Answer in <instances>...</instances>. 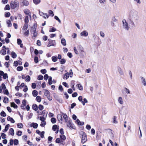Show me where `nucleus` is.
<instances>
[{
	"label": "nucleus",
	"instance_id": "8fccbe9b",
	"mask_svg": "<svg viewBox=\"0 0 146 146\" xmlns=\"http://www.w3.org/2000/svg\"><path fill=\"white\" fill-rule=\"evenodd\" d=\"M29 21V20L28 16H26L25 17V23L28 24Z\"/></svg>",
	"mask_w": 146,
	"mask_h": 146
},
{
	"label": "nucleus",
	"instance_id": "e433bc0d",
	"mask_svg": "<svg viewBox=\"0 0 146 146\" xmlns=\"http://www.w3.org/2000/svg\"><path fill=\"white\" fill-rule=\"evenodd\" d=\"M32 94L34 97H36L37 95L38 92L36 90H34L32 92Z\"/></svg>",
	"mask_w": 146,
	"mask_h": 146
},
{
	"label": "nucleus",
	"instance_id": "603ef678",
	"mask_svg": "<svg viewBox=\"0 0 146 146\" xmlns=\"http://www.w3.org/2000/svg\"><path fill=\"white\" fill-rule=\"evenodd\" d=\"M4 99L3 102L5 103H8L9 101L8 98L7 97H5Z\"/></svg>",
	"mask_w": 146,
	"mask_h": 146
},
{
	"label": "nucleus",
	"instance_id": "f8f14e48",
	"mask_svg": "<svg viewBox=\"0 0 146 146\" xmlns=\"http://www.w3.org/2000/svg\"><path fill=\"white\" fill-rule=\"evenodd\" d=\"M52 130L55 131V133H57L58 132V128L57 125H53L52 128Z\"/></svg>",
	"mask_w": 146,
	"mask_h": 146
},
{
	"label": "nucleus",
	"instance_id": "09e8293b",
	"mask_svg": "<svg viewBox=\"0 0 146 146\" xmlns=\"http://www.w3.org/2000/svg\"><path fill=\"white\" fill-rule=\"evenodd\" d=\"M29 34V30H27L24 33V35L25 36H28Z\"/></svg>",
	"mask_w": 146,
	"mask_h": 146
},
{
	"label": "nucleus",
	"instance_id": "864d4df0",
	"mask_svg": "<svg viewBox=\"0 0 146 146\" xmlns=\"http://www.w3.org/2000/svg\"><path fill=\"white\" fill-rule=\"evenodd\" d=\"M56 119L54 118H52L51 119V121L53 123H55L56 122Z\"/></svg>",
	"mask_w": 146,
	"mask_h": 146
},
{
	"label": "nucleus",
	"instance_id": "c9c22d12",
	"mask_svg": "<svg viewBox=\"0 0 146 146\" xmlns=\"http://www.w3.org/2000/svg\"><path fill=\"white\" fill-rule=\"evenodd\" d=\"M12 57L13 58H15L16 57L17 55L14 52H12L11 53Z\"/></svg>",
	"mask_w": 146,
	"mask_h": 146
},
{
	"label": "nucleus",
	"instance_id": "338daca9",
	"mask_svg": "<svg viewBox=\"0 0 146 146\" xmlns=\"http://www.w3.org/2000/svg\"><path fill=\"white\" fill-rule=\"evenodd\" d=\"M54 19L58 21L59 23H60L61 22L60 20L59 19V18L56 16H55L54 17Z\"/></svg>",
	"mask_w": 146,
	"mask_h": 146
},
{
	"label": "nucleus",
	"instance_id": "6e6d98bb",
	"mask_svg": "<svg viewBox=\"0 0 146 146\" xmlns=\"http://www.w3.org/2000/svg\"><path fill=\"white\" fill-rule=\"evenodd\" d=\"M66 62V60L64 59H61L60 61V62L61 64H64Z\"/></svg>",
	"mask_w": 146,
	"mask_h": 146
},
{
	"label": "nucleus",
	"instance_id": "ddd939ff",
	"mask_svg": "<svg viewBox=\"0 0 146 146\" xmlns=\"http://www.w3.org/2000/svg\"><path fill=\"white\" fill-rule=\"evenodd\" d=\"M117 101L121 105H123L124 103L123 98L121 97H119L117 98Z\"/></svg>",
	"mask_w": 146,
	"mask_h": 146
},
{
	"label": "nucleus",
	"instance_id": "c03bdc74",
	"mask_svg": "<svg viewBox=\"0 0 146 146\" xmlns=\"http://www.w3.org/2000/svg\"><path fill=\"white\" fill-rule=\"evenodd\" d=\"M31 78L30 76L27 75L25 77V81L27 82H29Z\"/></svg>",
	"mask_w": 146,
	"mask_h": 146
},
{
	"label": "nucleus",
	"instance_id": "a19ab883",
	"mask_svg": "<svg viewBox=\"0 0 146 146\" xmlns=\"http://www.w3.org/2000/svg\"><path fill=\"white\" fill-rule=\"evenodd\" d=\"M41 2L40 0H33V2L34 4L37 5L39 3Z\"/></svg>",
	"mask_w": 146,
	"mask_h": 146
},
{
	"label": "nucleus",
	"instance_id": "f257e3e1",
	"mask_svg": "<svg viewBox=\"0 0 146 146\" xmlns=\"http://www.w3.org/2000/svg\"><path fill=\"white\" fill-rule=\"evenodd\" d=\"M139 16L138 13L134 10H132L130 11L129 14V19L134 20V21H137L139 19Z\"/></svg>",
	"mask_w": 146,
	"mask_h": 146
},
{
	"label": "nucleus",
	"instance_id": "37998d69",
	"mask_svg": "<svg viewBox=\"0 0 146 146\" xmlns=\"http://www.w3.org/2000/svg\"><path fill=\"white\" fill-rule=\"evenodd\" d=\"M88 102V101L86 98H84L83 99V101H82V103L83 106L85 105L86 103H87Z\"/></svg>",
	"mask_w": 146,
	"mask_h": 146
},
{
	"label": "nucleus",
	"instance_id": "39448f33",
	"mask_svg": "<svg viewBox=\"0 0 146 146\" xmlns=\"http://www.w3.org/2000/svg\"><path fill=\"white\" fill-rule=\"evenodd\" d=\"M73 73L72 70L70 69L69 71V73L68 72H67L64 74L63 78L64 79H68L69 76L72 78V77Z\"/></svg>",
	"mask_w": 146,
	"mask_h": 146
},
{
	"label": "nucleus",
	"instance_id": "79ce46f5",
	"mask_svg": "<svg viewBox=\"0 0 146 146\" xmlns=\"http://www.w3.org/2000/svg\"><path fill=\"white\" fill-rule=\"evenodd\" d=\"M32 108L35 111H37L38 110V107L36 104L33 105L32 106Z\"/></svg>",
	"mask_w": 146,
	"mask_h": 146
},
{
	"label": "nucleus",
	"instance_id": "de8ad7c7",
	"mask_svg": "<svg viewBox=\"0 0 146 146\" xmlns=\"http://www.w3.org/2000/svg\"><path fill=\"white\" fill-rule=\"evenodd\" d=\"M17 126L18 128H22L23 126V125L21 123H18L17 124Z\"/></svg>",
	"mask_w": 146,
	"mask_h": 146
},
{
	"label": "nucleus",
	"instance_id": "0e129e2a",
	"mask_svg": "<svg viewBox=\"0 0 146 146\" xmlns=\"http://www.w3.org/2000/svg\"><path fill=\"white\" fill-rule=\"evenodd\" d=\"M23 66H18L17 68V70L18 71H21L23 70Z\"/></svg>",
	"mask_w": 146,
	"mask_h": 146
},
{
	"label": "nucleus",
	"instance_id": "c756f323",
	"mask_svg": "<svg viewBox=\"0 0 146 146\" xmlns=\"http://www.w3.org/2000/svg\"><path fill=\"white\" fill-rule=\"evenodd\" d=\"M141 81L142 83L143 84L144 86H145L146 85V80L143 77H141Z\"/></svg>",
	"mask_w": 146,
	"mask_h": 146
},
{
	"label": "nucleus",
	"instance_id": "2eb2a0df",
	"mask_svg": "<svg viewBox=\"0 0 146 146\" xmlns=\"http://www.w3.org/2000/svg\"><path fill=\"white\" fill-rule=\"evenodd\" d=\"M67 125L68 127L70 129H74L73 126L72 124V121H69L68 122L67 121Z\"/></svg>",
	"mask_w": 146,
	"mask_h": 146
},
{
	"label": "nucleus",
	"instance_id": "9b49d317",
	"mask_svg": "<svg viewBox=\"0 0 146 146\" xmlns=\"http://www.w3.org/2000/svg\"><path fill=\"white\" fill-rule=\"evenodd\" d=\"M0 75L2 76H3V78L4 79H5L8 78L7 74L6 73H4L2 71H0Z\"/></svg>",
	"mask_w": 146,
	"mask_h": 146
},
{
	"label": "nucleus",
	"instance_id": "a18cd8bd",
	"mask_svg": "<svg viewBox=\"0 0 146 146\" xmlns=\"http://www.w3.org/2000/svg\"><path fill=\"white\" fill-rule=\"evenodd\" d=\"M36 100L37 102H41V98L40 96H37L36 98Z\"/></svg>",
	"mask_w": 146,
	"mask_h": 146
},
{
	"label": "nucleus",
	"instance_id": "412c9836",
	"mask_svg": "<svg viewBox=\"0 0 146 146\" xmlns=\"http://www.w3.org/2000/svg\"><path fill=\"white\" fill-rule=\"evenodd\" d=\"M23 4V6H27L29 5V2L26 0H23L21 2Z\"/></svg>",
	"mask_w": 146,
	"mask_h": 146
},
{
	"label": "nucleus",
	"instance_id": "2f4dec72",
	"mask_svg": "<svg viewBox=\"0 0 146 146\" xmlns=\"http://www.w3.org/2000/svg\"><path fill=\"white\" fill-rule=\"evenodd\" d=\"M11 107H13L14 108H17V106L14 102H11Z\"/></svg>",
	"mask_w": 146,
	"mask_h": 146
},
{
	"label": "nucleus",
	"instance_id": "f704fd0d",
	"mask_svg": "<svg viewBox=\"0 0 146 146\" xmlns=\"http://www.w3.org/2000/svg\"><path fill=\"white\" fill-rule=\"evenodd\" d=\"M48 83L50 85H51L52 83V77L51 76L49 77V78L48 81Z\"/></svg>",
	"mask_w": 146,
	"mask_h": 146
},
{
	"label": "nucleus",
	"instance_id": "69168bd1",
	"mask_svg": "<svg viewBox=\"0 0 146 146\" xmlns=\"http://www.w3.org/2000/svg\"><path fill=\"white\" fill-rule=\"evenodd\" d=\"M10 9V6L9 5H6L5 7L4 8L5 10H9Z\"/></svg>",
	"mask_w": 146,
	"mask_h": 146
},
{
	"label": "nucleus",
	"instance_id": "bf43d9fd",
	"mask_svg": "<svg viewBox=\"0 0 146 146\" xmlns=\"http://www.w3.org/2000/svg\"><path fill=\"white\" fill-rule=\"evenodd\" d=\"M43 78V77L42 75H40L38 76L37 79L39 80H42Z\"/></svg>",
	"mask_w": 146,
	"mask_h": 146
},
{
	"label": "nucleus",
	"instance_id": "7ed1b4c3",
	"mask_svg": "<svg viewBox=\"0 0 146 146\" xmlns=\"http://www.w3.org/2000/svg\"><path fill=\"white\" fill-rule=\"evenodd\" d=\"M10 6L12 9L18 8L19 6V3L17 0H15L11 2Z\"/></svg>",
	"mask_w": 146,
	"mask_h": 146
},
{
	"label": "nucleus",
	"instance_id": "4c0bfd02",
	"mask_svg": "<svg viewBox=\"0 0 146 146\" xmlns=\"http://www.w3.org/2000/svg\"><path fill=\"white\" fill-rule=\"evenodd\" d=\"M52 60L54 62H56L57 61V57L56 56H53L52 57Z\"/></svg>",
	"mask_w": 146,
	"mask_h": 146
},
{
	"label": "nucleus",
	"instance_id": "c85d7f7f",
	"mask_svg": "<svg viewBox=\"0 0 146 146\" xmlns=\"http://www.w3.org/2000/svg\"><path fill=\"white\" fill-rule=\"evenodd\" d=\"M60 139L61 140H62L63 141H64L66 139V137L63 134L61 135H60Z\"/></svg>",
	"mask_w": 146,
	"mask_h": 146
},
{
	"label": "nucleus",
	"instance_id": "9d476101",
	"mask_svg": "<svg viewBox=\"0 0 146 146\" xmlns=\"http://www.w3.org/2000/svg\"><path fill=\"white\" fill-rule=\"evenodd\" d=\"M39 14L41 16H42L44 19H47L48 18L49 16L48 14L46 13L40 12V11H39Z\"/></svg>",
	"mask_w": 146,
	"mask_h": 146
},
{
	"label": "nucleus",
	"instance_id": "5701e85b",
	"mask_svg": "<svg viewBox=\"0 0 146 146\" xmlns=\"http://www.w3.org/2000/svg\"><path fill=\"white\" fill-rule=\"evenodd\" d=\"M19 62H18L17 61H15L14 62V65L16 66H17L18 65H21L22 64V62L20 61H19Z\"/></svg>",
	"mask_w": 146,
	"mask_h": 146
},
{
	"label": "nucleus",
	"instance_id": "f03ea898",
	"mask_svg": "<svg viewBox=\"0 0 146 146\" xmlns=\"http://www.w3.org/2000/svg\"><path fill=\"white\" fill-rule=\"evenodd\" d=\"M78 50L75 47H74V50L75 53L76 54H80L82 55H84L85 52L84 50V48L81 46L79 45L77 47Z\"/></svg>",
	"mask_w": 146,
	"mask_h": 146
},
{
	"label": "nucleus",
	"instance_id": "1a4fd4ad",
	"mask_svg": "<svg viewBox=\"0 0 146 146\" xmlns=\"http://www.w3.org/2000/svg\"><path fill=\"white\" fill-rule=\"evenodd\" d=\"M6 46H3L2 47V49L0 51L1 54L3 55H5L6 54Z\"/></svg>",
	"mask_w": 146,
	"mask_h": 146
},
{
	"label": "nucleus",
	"instance_id": "4468645a",
	"mask_svg": "<svg viewBox=\"0 0 146 146\" xmlns=\"http://www.w3.org/2000/svg\"><path fill=\"white\" fill-rule=\"evenodd\" d=\"M24 12L25 14L29 15L31 18V13L29 9H25L24 10Z\"/></svg>",
	"mask_w": 146,
	"mask_h": 146
},
{
	"label": "nucleus",
	"instance_id": "b1692460",
	"mask_svg": "<svg viewBox=\"0 0 146 146\" xmlns=\"http://www.w3.org/2000/svg\"><path fill=\"white\" fill-rule=\"evenodd\" d=\"M7 119L8 121H10L12 123H14L15 122V121L10 116H8L7 117Z\"/></svg>",
	"mask_w": 146,
	"mask_h": 146
},
{
	"label": "nucleus",
	"instance_id": "bb28decb",
	"mask_svg": "<svg viewBox=\"0 0 146 146\" xmlns=\"http://www.w3.org/2000/svg\"><path fill=\"white\" fill-rule=\"evenodd\" d=\"M76 86H77L78 88L80 90H82L83 89V86L80 84H78Z\"/></svg>",
	"mask_w": 146,
	"mask_h": 146
},
{
	"label": "nucleus",
	"instance_id": "72a5a7b5",
	"mask_svg": "<svg viewBox=\"0 0 146 146\" xmlns=\"http://www.w3.org/2000/svg\"><path fill=\"white\" fill-rule=\"evenodd\" d=\"M6 23L8 25V27H10L12 26V23L11 21L10 20H7L6 21Z\"/></svg>",
	"mask_w": 146,
	"mask_h": 146
},
{
	"label": "nucleus",
	"instance_id": "a211bd4d",
	"mask_svg": "<svg viewBox=\"0 0 146 146\" xmlns=\"http://www.w3.org/2000/svg\"><path fill=\"white\" fill-rule=\"evenodd\" d=\"M62 113V116H63V118L65 120V122H67L68 119V117L66 113Z\"/></svg>",
	"mask_w": 146,
	"mask_h": 146
},
{
	"label": "nucleus",
	"instance_id": "052dcab7",
	"mask_svg": "<svg viewBox=\"0 0 146 146\" xmlns=\"http://www.w3.org/2000/svg\"><path fill=\"white\" fill-rule=\"evenodd\" d=\"M3 93L7 95H8L9 94V93L8 90L7 89H5L4 91H3Z\"/></svg>",
	"mask_w": 146,
	"mask_h": 146
},
{
	"label": "nucleus",
	"instance_id": "6ab92c4d",
	"mask_svg": "<svg viewBox=\"0 0 146 146\" xmlns=\"http://www.w3.org/2000/svg\"><path fill=\"white\" fill-rule=\"evenodd\" d=\"M56 142L57 143H60L61 144L64 145V141L61 140L59 138H57L56 140Z\"/></svg>",
	"mask_w": 146,
	"mask_h": 146
},
{
	"label": "nucleus",
	"instance_id": "58836bf2",
	"mask_svg": "<svg viewBox=\"0 0 146 146\" xmlns=\"http://www.w3.org/2000/svg\"><path fill=\"white\" fill-rule=\"evenodd\" d=\"M9 133L12 135H13L14 134V130L12 128H11L9 129Z\"/></svg>",
	"mask_w": 146,
	"mask_h": 146
},
{
	"label": "nucleus",
	"instance_id": "4d7b16f0",
	"mask_svg": "<svg viewBox=\"0 0 146 146\" xmlns=\"http://www.w3.org/2000/svg\"><path fill=\"white\" fill-rule=\"evenodd\" d=\"M100 35L101 37L103 38H104L105 37V34L102 31H100Z\"/></svg>",
	"mask_w": 146,
	"mask_h": 146
},
{
	"label": "nucleus",
	"instance_id": "0eeeda50",
	"mask_svg": "<svg viewBox=\"0 0 146 146\" xmlns=\"http://www.w3.org/2000/svg\"><path fill=\"white\" fill-rule=\"evenodd\" d=\"M48 41L49 42L47 45L48 47H49L51 46H56V44L55 40L48 39Z\"/></svg>",
	"mask_w": 146,
	"mask_h": 146
},
{
	"label": "nucleus",
	"instance_id": "774afa93",
	"mask_svg": "<svg viewBox=\"0 0 146 146\" xmlns=\"http://www.w3.org/2000/svg\"><path fill=\"white\" fill-rule=\"evenodd\" d=\"M44 131H42L40 133V136L42 138H43L44 137Z\"/></svg>",
	"mask_w": 146,
	"mask_h": 146
},
{
	"label": "nucleus",
	"instance_id": "473e14b6",
	"mask_svg": "<svg viewBox=\"0 0 146 146\" xmlns=\"http://www.w3.org/2000/svg\"><path fill=\"white\" fill-rule=\"evenodd\" d=\"M74 81H72L71 82V86L73 90L74 91L75 90V88H74Z\"/></svg>",
	"mask_w": 146,
	"mask_h": 146
},
{
	"label": "nucleus",
	"instance_id": "20e7f679",
	"mask_svg": "<svg viewBox=\"0 0 146 146\" xmlns=\"http://www.w3.org/2000/svg\"><path fill=\"white\" fill-rule=\"evenodd\" d=\"M122 22L123 28L127 31L129 30L130 29V26L127 21V22L125 19H123L122 20Z\"/></svg>",
	"mask_w": 146,
	"mask_h": 146
},
{
	"label": "nucleus",
	"instance_id": "aec40b11",
	"mask_svg": "<svg viewBox=\"0 0 146 146\" xmlns=\"http://www.w3.org/2000/svg\"><path fill=\"white\" fill-rule=\"evenodd\" d=\"M62 114H58L57 116V119L60 122L62 121Z\"/></svg>",
	"mask_w": 146,
	"mask_h": 146
},
{
	"label": "nucleus",
	"instance_id": "5fc2aeb1",
	"mask_svg": "<svg viewBox=\"0 0 146 146\" xmlns=\"http://www.w3.org/2000/svg\"><path fill=\"white\" fill-rule=\"evenodd\" d=\"M0 114H1V116L4 117H5L6 116V113L3 111H2L1 112Z\"/></svg>",
	"mask_w": 146,
	"mask_h": 146
},
{
	"label": "nucleus",
	"instance_id": "49530a36",
	"mask_svg": "<svg viewBox=\"0 0 146 146\" xmlns=\"http://www.w3.org/2000/svg\"><path fill=\"white\" fill-rule=\"evenodd\" d=\"M124 90L126 94H129L130 92L129 90L126 88H124Z\"/></svg>",
	"mask_w": 146,
	"mask_h": 146
},
{
	"label": "nucleus",
	"instance_id": "ea45409f",
	"mask_svg": "<svg viewBox=\"0 0 146 146\" xmlns=\"http://www.w3.org/2000/svg\"><path fill=\"white\" fill-rule=\"evenodd\" d=\"M56 28L53 27L52 28H50L49 29V32H54L56 31Z\"/></svg>",
	"mask_w": 146,
	"mask_h": 146
},
{
	"label": "nucleus",
	"instance_id": "7c9ffc66",
	"mask_svg": "<svg viewBox=\"0 0 146 146\" xmlns=\"http://www.w3.org/2000/svg\"><path fill=\"white\" fill-rule=\"evenodd\" d=\"M61 43L64 46H65L66 45V41L65 39L62 38L61 39Z\"/></svg>",
	"mask_w": 146,
	"mask_h": 146
},
{
	"label": "nucleus",
	"instance_id": "680f3d73",
	"mask_svg": "<svg viewBox=\"0 0 146 146\" xmlns=\"http://www.w3.org/2000/svg\"><path fill=\"white\" fill-rule=\"evenodd\" d=\"M48 13L50 15H51L52 17L54 16V14L52 10H50L49 11Z\"/></svg>",
	"mask_w": 146,
	"mask_h": 146
},
{
	"label": "nucleus",
	"instance_id": "f3484780",
	"mask_svg": "<svg viewBox=\"0 0 146 146\" xmlns=\"http://www.w3.org/2000/svg\"><path fill=\"white\" fill-rule=\"evenodd\" d=\"M88 35V33L86 31H83L80 33V35L82 36L86 37Z\"/></svg>",
	"mask_w": 146,
	"mask_h": 146
},
{
	"label": "nucleus",
	"instance_id": "e2e57ef3",
	"mask_svg": "<svg viewBox=\"0 0 146 146\" xmlns=\"http://www.w3.org/2000/svg\"><path fill=\"white\" fill-rule=\"evenodd\" d=\"M14 144L15 145H17L18 144L19 141L17 139H15L13 141Z\"/></svg>",
	"mask_w": 146,
	"mask_h": 146
},
{
	"label": "nucleus",
	"instance_id": "a878e982",
	"mask_svg": "<svg viewBox=\"0 0 146 146\" xmlns=\"http://www.w3.org/2000/svg\"><path fill=\"white\" fill-rule=\"evenodd\" d=\"M76 123L79 125H82L84 124V122L80 121L78 119L76 120Z\"/></svg>",
	"mask_w": 146,
	"mask_h": 146
},
{
	"label": "nucleus",
	"instance_id": "13d9d810",
	"mask_svg": "<svg viewBox=\"0 0 146 146\" xmlns=\"http://www.w3.org/2000/svg\"><path fill=\"white\" fill-rule=\"evenodd\" d=\"M46 124V122L45 121H42L40 126L42 127H44Z\"/></svg>",
	"mask_w": 146,
	"mask_h": 146
},
{
	"label": "nucleus",
	"instance_id": "423d86ee",
	"mask_svg": "<svg viewBox=\"0 0 146 146\" xmlns=\"http://www.w3.org/2000/svg\"><path fill=\"white\" fill-rule=\"evenodd\" d=\"M81 142L82 143H85L87 141V139L86 137V133L84 132H82L81 133Z\"/></svg>",
	"mask_w": 146,
	"mask_h": 146
},
{
	"label": "nucleus",
	"instance_id": "cd10ccee",
	"mask_svg": "<svg viewBox=\"0 0 146 146\" xmlns=\"http://www.w3.org/2000/svg\"><path fill=\"white\" fill-rule=\"evenodd\" d=\"M28 24L25 23L24 25L22 30H27L28 28Z\"/></svg>",
	"mask_w": 146,
	"mask_h": 146
},
{
	"label": "nucleus",
	"instance_id": "393cba45",
	"mask_svg": "<svg viewBox=\"0 0 146 146\" xmlns=\"http://www.w3.org/2000/svg\"><path fill=\"white\" fill-rule=\"evenodd\" d=\"M36 29L35 27L34 26H32L31 28V33L33 34V33L36 32Z\"/></svg>",
	"mask_w": 146,
	"mask_h": 146
},
{
	"label": "nucleus",
	"instance_id": "3c124183",
	"mask_svg": "<svg viewBox=\"0 0 146 146\" xmlns=\"http://www.w3.org/2000/svg\"><path fill=\"white\" fill-rule=\"evenodd\" d=\"M50 94V92L48 91L47 90H45L44 93V95L46 96H48Z\"/></svg>",
	"mask_w": 146,
	"mask_h": 146
},
{
	"label": "nucleus",
	"instance_id": "6e6552de",
	"mask_svg": "<svg viewBox=\"0 0 146 146\" xmlns=\"http://www.w3.org/2000/svg\"><path fill=\"white\" fill-rule=\"evenodd\" d=\"M134 20L129 18L127 20V21L129 24V26L133 27L135 26V24L134 22Z\"/></svg>",
	"mask_w": 146,
	"mask_h": 146
},
{
	"label": "nucleus",
	"instance_id": "dca6fc26",
	"mask_svg": "<svg viewBox=\"0 0 146 146\" xmlns=\"http://www.w3.org/2000/svg\"><path fill=\"white\" fill-rule=\"evenodd\" d=\"M117 71L121 75H124V72L122 69L120 67H118Z\"/></svg>",
	"mask_w": 146,
	"mask_h": 146
},
{
	"label": "nucleus",
	"instance_id": "4be33fe9",
	"mask_svg": "<svg viewBox=\"0 0 146 146\" xmlns=\"http://www.w3.org/2000/svg\"><path fill=\"white\" fill-rule=\"evenodd\" d=\"M38 125L36 123H33L30 125L31 127H33L34 128L36 129L38 127Z\"/></svg>",
	"mask_w": 146,
	"mask_h": 146
}]
</instances>
